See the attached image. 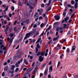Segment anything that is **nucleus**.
<instances>
[{"label":"nucleus","mask_w":78,"mask_h":78,"mask_svg":"<svg viewBox=\"0 0 78 78\" xmlns=\"http://www.w3.org/2000/svg\"><path fill=\"white\" fill-rule=\"evenodd\" d=\"M41 45H39V43H38L37 44V47L35 48V53H38V51H39V49H38V48L39 49H40V48H41Z\"/></svg>","instance_id":"nucleus-1"},{"label":"nucleus","mask_w":78,"mask_h":78,"mask_svg":"<svg viewBox=\"0 0 78 78\" xmlns=\"http://www.w3.org/2000/svg\"><path fill=\"white\" fill-rule=\"evenodd\" d=\"M69 20V17L68 16H67L65 18L64 20H63L62 22V23H63L64 22H66V23H68L67 20Z\"/></svg>","instance_id":"nucleus-2"},{"label":"nucleus","mask_w":78,"mask_h":78,"mask_svg":"<svg viewBox=\"0 0 78 78\" xmlns=\"http://www.w3.org/2000/svg\"><path fill=\"white\" fill-rule=\"evenodd\" d=\"M23 35L22 34H19V35L18 36V37H20V40L19 41V42H21L22 41V40L23 39Z\"/></svg>","instance_id":"nucleus-3"},{"label":"nucleus","mask_w":78,"mask_h":78,"mask_svg":"<svg viewBox=\"0 0 78 78\" xmlns=\"http://www.w3.org/2000/svg\"><path fill=\"white\" fill-rule=\"evenodd\" d=\"M45 54V53L43 52L42 51L41 52H39L37 54V56H39L40 55H41L40 56H44V55Z\"/></svg>","instance_id":"nucleus-4"},{"label":"nucleus","mask_w":78,"mask_h":78,"mask_svg":"<svg viewBox=\"0 0 78 78\" xmlns=\"http://www.w3.org/2000/svg\"><path fill=\"white\" fill-rule=\"evenodd\" d=\"M36 29H34L33 30L32 32L30 31L29 34H30V36L31 34H33V35H34V34L36 33Z\"/></svg>","instance_id":"nucleus-5"},{"label":"nucleus","mask_w":78,"mask_h":78,"mask_svg":"<svg viewBox=\"0 0 78 78\" xmlns=\"http://www.w3.org/2000/svg\"><path fill=\"white\" fill-rule=\"evenodd\" d=\"M44 57H42V56H40L39 57L38 61H39L40 62H42L44 61Z\"/></svg>","instance_id":"nucleus-6"},{"label":"nucleus","mask_w":78,"mask_h":78,"mask_svg":"<svg viewBox=\"0 0 78 78\" xmlns=\"http://www.w3.org/2000/svg\"><path fill=\"white\" fill-rule=\"evenodd\" d=\"M30 34L28 33H27L26 34V36L24 38V40H25V39H27V37H30Z\"/></svg>","instance_id":"nucleus-7"},{"label":"nucleus","mask_w":78,"mask_h":78,"mask_svg":"<svg viewBox=\"0 0 78 78\" xmlns=\"http://www.w3.org/2000/svg\"><path fill=\"white\" fill-rule=\"evenodd\" d=\"M55 19L56 20H59V18H60V16H58V15H56L55 16Z\"/></svg>","instance_id":"nucleus-8"},{"label":"nucleus","mask_w":78,"mask_h":78,"mask_svg":"<svg viewBox=\"0 0 78 78\" xmlns=\"http://www.w3.org/2000/svg\"><path fill=\"white\" fill-rule=\"evenodd\" d=\"M58 25H59V23L58 22H55L54 24V26L55 28H56L58 26Z\"/></svg>","instance_id":"nucleus-9"},{"label":"nucleus","mask_w":78,"mask_h":78,"mask_svg":"<svg viewBox=\"0 0 78 78\" xmlns=\"http://www.w3.org/2000/svg\"><path fill=\"white\" fill-rule=\"evenodd\" d=\"M48 70V68H46L44 73V75H47Z\"/></svg>","instance_id":"nucleus-10"},{"label":"nucleus","mask_w":78,"mask_h":78,"mask_svg":"<svg viewBox=\"0 0 78 78\" xmlns=\"http://www.w3.org/2000/svg\"><path fill=\"white\" fill-rule=\"evenodd\" d=\"M59 38V36L58 35L57 37H54V39H53V41H56V40H58V39Z\"/></svg>","instance_id":"nucleus-11"},{"label":"nucleus","mask_w":78,"mask_h":78,"mask_svg":"<svg viewBox=\"0 0 78 78\" xmlns=\"http://www.w3.org/2000/svg\"><path fill=\"white\" fill-rule=\"evenodd\" d=\"M8 69H9V67H8V66H6L4 68V71L5 72L7 71V70H8Z\"/></svg>","instance_id":"nucleus-12"},{"label":"nucleus","mask_w":78,"mask_h":78,"mask_svg":"<svg viewBox=\"0 0 78 78\" xmlns=\"http://www.w3.org/2000/svg\"><path fill=\"white\" fill-rule=\"evenodd\" d=\"M14 38V37H13L12 38L10 39V41L9 42V44H12V41H13Z\"/></svg>","instance_id":"nucleus-13"},{"label":"nucleus","mask_w":78,"mask_h":78,"mask_svg":"<svg viewBox=\"0 0 78 78\" xmlns=\"http://www.w3.org/2000/svg\"><path fill=\"white\" fill-rule=\"evenodd\" d=\"M44 12L43 10H38L37 12H39V15H41L42 12Z\"/></svg>","instance_id":"nucleus-14"},{"label":"nucleus","mask_w":78,"mask_h":78,"mask_svg":"<svg viewBox=\"0 0 78 78\" xmlns=\"http://www.w3.org/2000/svg\"><path fill=\"white\" fill-rule=\"evenodd\" d=\"M69 24H68L67 25V24H63V27L64 28V29H65V28H66L67 27V26H69Z\"/></svg>","instance_id":"nucleus-15"},{"label":"nucleus","mask_w":78,"mask_h":78,"mask_svg":"<svg viewBox=\"0 0 78 78\" xmlns=\"http://www.w3.org/2000/svg\"><path fill=\"white\" fill-rule=\"evenodd\" d=\"M29 12H26L24 13V16H28L29 15Z\"/></svg>","instance_id":"nucleus-16"},{"label":"nucleus","mask_w":78,"mask_h":78,"mask_svg":"<svg viewBox=\"0 0 78 78\" xmlns=\"http://www.w3.org/2000/svg\"><path fill=\"white\" fill-rule=\"evenodd\" d=\"M69 15H70V16H71L72 13H73V10H69Z\"/></svg>","instance_id":"nucleus-17"},{"label":"nucleus","mask_w":78,"mask_h":78,"mask_svg":"<svg viewBox=\"0 0 78 78\" xmlns=\"http://www.w3.org/2000/svg\"><path fill=\"white\" fill-rule=\"evenodd\" d=\"M75 8H77V7L78 6V2H76L75 5H74Z\"/></svg>","instance_id":"nucleus-18"},{"label":"nucleus","mask_w":78,"mask_h":78,"mask_svg":"<svg viewBox=\"0 0 78 78\" xmlns=\"http://www.w3.org/2000/svg\"><path fill=\"white\" fill-rule=\"evenodd\" d=\"M40 64H41V62H37L36 65V66H37V67H38V66H39Z\"/></svg>","instance_id":"nucleus-19"},{"label":"nucleus","mask_w":78,"mask_h":78,"mask_svg":"<svg viewBox=\"0 0 78 78\" xmlns=\"http://www.w3.org/2000/svg\"><path fill=\"white\" fill-rule=\"evenodd\" d=\"M41 37H40V38H39L38 40L37 41L36 43H38V42H39L40 41H41Z\"/></svg>","instance_id":"nucleus-20"},{"label":"nucleus","mask_w":78,"mask_h":78,"mask_svg":"<svg viewBox=\"0 0 78 78\" xmlns=\"http://www.w3.org/2000/svg\"><path fill=\"white\" fill-rule=\"evenodd\" d=\"M24 62L25 63L26 65H28V62H27V60L24 59Z\"/></svg>","instance_id":"nucleus-21"},{"label":"nucleus","mask_w":78,"mask_h":78,"mask_svg":"<svg viewBox=\"0 0 78 78\" xmlns=\"http://www.w3.org/2000/svg\"><path fill=\"white\" fill-rule=\"evenodd\" d=\"M38 14V12H36L35 15L34 16V17H38V16H39V15H38L37 16V15Z\"/></svg>","instance_id":"nucleus-22"},{"label":"nucleus","mask_w":78,"mask_h":78,"mask_svg":"<svg viewBox=\"0 0 78 78\" xmlns=\"http://www.w3.org/2000/svg\"><path fill=\"white\" fill-rule=\"evenodd\" d=\"M29 23H30V19H28L26 20V23H27V24H28Z\"/></svg>","instance_id":"nucleus-23"},{"label":"nucleus","mask_w":78,"mask_h":78,"mask_svg":"<svg viewBox=\"0 0 78 78\" xmlns=\"http://www.w3.org/2000/svg\"><path fill=\"white\" fill-rule=\"evenodd\" d=\"M71 4L72 5H74V4H75V1L73 0H72L71 1Z\"/></svg>","instance_id":"nucleus-24"},{"label":"nucleus","mask_w":78,"mask_h":78,"mask_svg":"<svg viewBox=\"0 0 78 78\" xmlns=\"http://www.w3.org/2000/svg\"><path fill=\"white\" fill-rule=\"evenodd\" d=\"M46 66H47V63H44L42 65V67H43V68H44Z\"/></svg>","instance_id":"nucleus-25"},{"label":"nucleus","mask_w":78,"mask_h":78,"mask_svg":"<svg viewBox=\"0 0 78 78\" xmlns=\"http://www.w3.org/2000/svg\"><path fill=\"white\" fill-rule=\"evenodd\" d=\"M21 3H22V2L20 1H19L18 5H19V6H22V4H21Z\"/></svg>","instance_id":"nucleus-26"},{"label":"nucleus","mask_w":78,"mask_h":78,"mask_svg":"<svg viewBox=\"0 0 78 78\" xmlns=\"http://www.w3.org/2000/svg\"><path fill=\"white\" fill-rule=\"evenodd\" d=\"M49 70H53V66H50V67L49 69Z\"/></svg>","instance_id":"nucleus-27"},{"label":"nucleus","mask_w":78,"mask_h":78,"mask_svg":"<svg viewBox=\"0 0 78 78\" xmlns=\"http://www.w3.org/2000/svg\"><path fill=\"white\" fill-rule=\"evenodd\" d=\"M30 71L27 70L26 71V73H25V75H28V74H29V73H30Z\"/></svg>","instance_id":"nucleus-28"},{"label":"nucleus","mask_w":78,"mask_h":78,"mask_svg":"<svg viewBox=\"0 0 78 78\" xmlns=\"http://www.w3.org/2000/svg\"><path fill=\"white\" fill-rule=\"evenodd\" d=\"M8 30H9V28H6V29L4 30V32H7V31H8Z\"/></svg>","instance_id":"nucleus-29"},{"label":"nucleus","mask_w":78,"mask_h":78,"mask_svg":"<svg viewBox=\"0 0 78 78\" xmlns=\"http://www.w3.org/2000/svg\"><path fill=\"white\" fill-rule=\"evenodd\" d=\"M75 45L73 46L72 48V51H73V50H75Z\"/></svg>","instance_id":"nucleus-30"},{"label":"nucleus","mask_w":78,"mask_h":78,"mask_svg":"<svg viewBox=\"0 0 78 78\" xmlns=\"http://www.w3.org/2000/svg\"><path fill=\"white\" fill-rule=\"evenodd\" d=\"M19 64H18L17 63H16V64H15L16 67H19Z\"/></svg>","instance_id":"nucleus-31"},{"label":"nucleus","mask_w":78,"mask_h":78,"mask_svg":"<svg viewBox=\"0 0 78 78\" xmlns=\"http://www.w3.org/2000/svg\"><path fill=\"white\" fill-rule=\"evenodd\" d=\"M10 37H13V36H14V34L11 33L10 34Z\"/></svg>","instance_id":"nucleus-32"},{"label":"nucleus","mask_w":78,"mask_h":78,"mask_svg":"<svg viewBox=\"0 0 78 78\" xmlns=\"http://www.w3.org/2000/svg\"><path fill=\"white\" fill-rule=\"evenodd\" d=\"M41 6L42 7V8H44L45 6V5H44V4L42 3L41 5Z\"/></svg>","instance_id":"nucleus-33"},{"label":"nucleus","mask_w":78,"mask_h":78,"mask_svg":"<svg viewBox=\"0 0 78 78\" xmlns=\"http://www.w3.org/2000/svg\"><path fill=\"white\" fill-rule=\"evenodd\" d=\"M75 13L74 12L73 14L71 16V19H73V16H74V15H75Z\"/></svg>","instance_id":"nucleus-34"},{"label":"nucleus","mask_w":78,"mask_h":78,"mask_svg":"<svg viewBox=\"0 0 78 78\" xmlns=\"http://www.w3.org/2000/svg\"><path fill=\"white\" fill-rule=\"evenodd\" d=\"M20 75V74H17L15 76V78H18L19 76Z\"/></svg>","instance_id":"nucleus-35"},{"label":"nucleus","mask_w":78,"mask_h":78,"mask_svg":"<svg viewBox=\"0 0 78 78\" xmlns=\"http://www.w3.org/2000/svg\"><path fill=\"white\" fill-rule=\"evenodd\" d=\"M17 58H21V55H19V54H18L16 56Z\"/></svg>","instance_id":"nucleus-36"},{"label":"nucleus","mask_w":78,"mask_h":78,"mask_svg":"<svg viewBox=\"0 0 78 78\" xmlns=\"http://www.w3.org/2000/svg\"><path fill=\"white\" fill-rule=\"evenodd\" d=\"M19 69L18 68H16L15 70V72H17L19 71Z\"/></svg>","instance_id":"nucleus-37"},{"label":"nucleus","mask_w":78,"mask_h":78,"mask_svg":"<svg viewBox=\"0 0 78 78\" xmlns=\"http://www.w3.org/2000/svg\"><path fill=\"white\" fill-rule=\"evenodd\" d=\"M24 67H25V65H23V66L21 67V70H22V69H23Z\"/></svg>","instance_id":"nucleus-38"},{"label":"nucleus","mask_w":78,"mask_h":78,"mask_svg":"<svg viewBox=\"0 0 78 78\" xmlns=\"http://www.w3.org/2000/svg\"><path fill=\"white\" fill-rule=\"evenodd\" d=\"M66 52L67 53H69L70 52V49H69V48H68L66 50Z\"/></svg>","instance_id":"nucleus-39"},{"label":"nucleus","mask_w":78,"mask_h":78,"mask_svg":"<svg viewBox=\"0 0 78 78\" xmlns=\"http://www.w3.org/2000/svg\"><path fill=\"white\" fill-rule=\"evenodd\" d=\"M5 75V72H3L2 73V76H4Z\"/></svg>","instance_id":"nucleus-40"},{"label":"nucleus","mask_w":78,"mask_h":78,"mask_svg":"<svg viewBox=\"0 0 78 78\" xmlns=\"http://www.w3.org/2000/svg\"><path fill=\"white\" fill-rule=\"evenodd\" d=\"M44 24H43V23H42L40 25L41 28H42V27H44Z\"/></svg>","instance_id":"nucleus-41"},{"label":"nucleus","mask_w":78,"mask_h":78,"mask_svg":"<svg viewBox=\"0 0 78 78\" xmlns=\"http://www.w3.org/2000/svg\"><path fill=\"white\" fill-rule=\"evenodd\" d=\"M42 76H44V74H43L42 73H40V78H41V77H42Z\"/></svg>","instance_id":"nucleus-42"},{"label":"nucleus","mask_w":78,"mask_h":78,"mask_svg":"<svg viewBox=\"0 0 78 78\" xmlns=\"http://www.w3.org/2000/svg\"><path fill=\"white\" fill-rule=\"evenodd\" d=\"M58 47L59 48H60L61 47V46H60V44H57V46L56 48H58Z\"/></svg>","instance_id":"nucleus-43"},{"label":"nucleus","mask_w":78,"mask_h":78,"mask_svg":"<svg viewBox=\"0 0 78 78\" xmlns=\"http://www.w3.org/2000/svg\"><path fill=\"white\" fill-rule=\"evenodd\" d=\"M20 53V50H18V51L17 52L16 55L19 54Z\"/></svg>","instance_id":"nucleus-44"},{"label":"nucleus","mask_w":78,"mask_h":78,"mask_svg":"<svg viewBox=\"0 0 78 78\" xmlns=\"http://www.w3.org/2000/svg\"><path fill=\"white\" fill-rule=\"evenodd\" d=\"M56 31H59V28L58 27H57L56 29Z\"/></svg>","instance_id":"nucleus-45"},{"label":"nucleus","mask_w":78,"mask_h":78,"mask_svg":"<svg viewBox=\"0 0 78 78\" xmlns=\"http://www.w3.org/2000/svg\"><path fill=\"white\" fill-rule=\"evenodd\" d=\"M41 19H43V17L41 16L39 18V20H41Z\"/></svg>","instance_id":"nucleus-46"},{"label":"nucleus","mask_w":78,"mask_h":78,"mask_svg":"<svg viewBox=\"0 0 78 78\" xmlns=\"http://www.w3.org/2000/svg\"><path fill=\"white\" fill-rule=\"evenodd\" d=\"M51 7L50 6L47 9V10H51Z\"/></svg>","instance_id":"nucleus-47"},{"label":"nucleus","mask_w":78,"mask_h":78,"mask_svg":"<svg viewBox=\"0 0 78 78\" xmlns=\"http://www.w3.org/2000/svg\"><path fill=\"white\" fill-rule=\"evenodd\" d=\"M27 19H25L23 20V22L25 23L26 22Z\"/></svg>","instance_id":"nucleus-48"},{"label":"nucleus","mask_w":78,"mask_h":78,"mask_svg":"<svg viewBox=\"0 0 78 78\" xmlns=\"http://www.w3.org/2000/svg\"><path fill=\"white\" fill-rule=\"evenodd\" d=\"M72 19H71L69 20L68 22L69 23H70H70H71V22H72Z\"/></svg>","instance_id":"nucleus-49"},{"label":"nucleus","mask_w":78,"mask_h":78,"mask_svg":"<svg viewBox=\"0 0 78 78\" xmlns=\"http://www.w3.org/2000/svg\"><path fill=\"white\" fill-rule=\"evenodd\" d=\"M63 16L64 17H65L66 16V12H65L63 13Z\"/></svg>","instance_id":"nucleus-50"},{"label":"nucleus","mask_w":78,"mask_h":78,"mask_svg":"<svg viewBox=\"0 0 78 78\" xmlns=\"http://www.w3.org/2000/svg\"><path fill=\"white\" fill-rule=\"evenodd\" d=\"M11 9L12 10H14V7L13 6L11 7Z\"/></svg>","instance_id":"nucleus-51"},{"label":"nucleus","mask_w":78,"mask_h":78,"mask_svg":"<svg viewBox=\"0 0 78 78\" xmlns=\"http://www.w3.org/2000/svg\"><path fill=\"white\" fill-rule=\"evenodd\" d=\"M17 23V21L16 20L15 21L14 23V25H16V23Z\"/></svg>","instance_id":"nucleus-52"},{"label":"nucleus","mask_w":78,"mask_h":78,"mask_svg":"<svg viewBox=\"0 0 78 78\" xmlns=\"http://www.w3.org/2000/svg\"><path fill=\"white\" fill-rule=\"evenodd\" d=\"M29 71V72H30L32 70L31 68H29L27 69Z\"/></svg>","instance_id":"nucleus-53"},{"label":"nucleus","mask_w":78,"mask_h":78,"mask_svg":"<svg viewBox=\"0 0 78 78\" xmlns=\"http://www.w3.org/2000/svg\"><path fill=\"white\" fill-rule=\"evenodd\" d=\"M27 3H28V1H25V2H24V4H25V5H27Z\"/></svg>","instance_id":"nucleus-54"},{"label":"nucleus","mask_w":78,"mask_h":78,"mask_svg":"<svg viewBox=\"0 0 78 78\" xmlns=\"http://www.w3.org/2000/svg\"><path fill=\"white\" fill-rule=\"evenodd\" d=\"M6 49V46H4V47H3V50L4 51H5V50Z\"/></svg>","instance_id":"nucleus-55"},{"label":"nucleus","mask_w":78,"mask_h":78,"mask_svg":"<svg viewBox=\"0 0 78 78\" xmlns=\"http://www.w3.org/2000/svg\"><path fill=\"white\" fill-rule=\"evenodd\" d=\"M50 26H49L48 28L46 29V30L48 31H49L50 30Z\"/></svg>","instance_id":"nucleus-56"},{"label":"nucleus","mask_w":78,"mask_h":78,"mask_svg":"<svg viewBox=\"0 0 78 78\" xmlns=\"http://www.w3.org/2000/svg\"><path fill=\"white\" fill-rule=\"evenodd\" d=\"M71 34V33H70V31L69 30L67 33V34Z\"/></svg>","instance_id":"nucleus-57"},{"label":"nucleus","mask_w":78,"mask_h":78,"mask_svg":"<svg viewBox=\"0 0 78 78\" xmlns=\"http://www.w3.org/2000/svg\"><path fill=\"white\" fill-rule=\"evenodd\" d=\"M52 41V40H50V41H49L48 43V44H50L51 42Z\"/></svg>","instance_id":"nucleus-58"},{"label":"nucleus","mask_w":78,"mask_h":78,"mask_svg":"<svg viewBox=\"0 0 78 78\" xmlns=\"http://www.w3.org/2000/svg\"><path fill=\"white\" fill-rule=\"evenodd\" d=\"M36 72H37V70L34 69V70L33 71V73H36Z\"/></svg>","instance_id":"nucleus-59"},{"label":"nucleus","mask_w":78,"mask_h":78,"mask_svg":"<svg viewBox=\"0 0 78 78\" xmlns=\"http://www.w3.org/2000/svg\"><path fill=\"white\" fill-rule=\"evenodd\" d=\"M28 42H29V41L28 40H27L25 42V44H27L28 43Z\"/></svg>","instance_id":"nucleus-60"},{"label":"nucleus","mask_w":78,"mask_h":78,"mask_svg":"<svg viewBox=\"0 0 78 78\" xmlns=\"http://www.w3.org/2000/svg\"><path fill=\"white\" fill-rule=\"evenodd\" d=\"M45 19L46 22L48 21V17H45Z\"/></svg>","instance_id":"nucleus-61"},{"label":"nucleus","mask_w":78,"mask_h":78,"mask_svg":"<svg viewBox=\"0 0 78 78\" xmlns=\"http://www.w3.org/2000/svg\"><path fill=\"white\" fill-rule=\"evenodd\" d=\"M9 17H12V14L11 13H9Z\"/></svg>","instance_id":"nucleus-62"},{"label":"nucleus","mask_w":78,"mask_h":78,"mask_svg":"<svg viewBox=\"0 0 78 78\" xmlns=\"http://www.w3.org/2000/svg\"><path fill=\"white\" fill-rule=\"evenodd\" d=\"M3 47H4V45L2 44V45L1 46H0V48H3Z\"/></svg>","instance_id":"nucleus-63"},{"label":"nucleus","mask_w":78,"mask_h":78,"mask_svg":"<svg viewBox=\"0 0 78 78\" xmlns=\"http://www.w3.org/2000/svg\"><path fill=\"white\" fill-rule=\"evenodd\" d=\"M75 78H78V75H76L75 76Z\"/></svg>","instance_id":"nucleus-64"}]
</instances>
